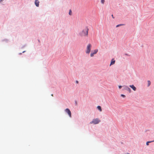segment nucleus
I'll return each instance as SVG.
<instances>
[{
  "instance_id": "4468645a",
  "label": "nucleus",
  "mask_w": 154,
  "mask_h": 154,
  "mask_svg": "<svg viewBox=\"0 0 154 154\" xmlns=\"http://www.w3.org/2000/svg\"><path fill=\"white\" fill-rule=\"evenodd\" d=\"M105 2V0H101V2L102 4H104V3Z\"/></svg>"
},
{
  "instance_id": "dca6fc26",
  "label": "nucleus",
  "mask_w": 154,
  "mask_h": 154,
  "mask_svg": "<svg viewBox=\"0 0 154 154\" xmlns=\"http://www.w3.org/2000/svg\"><path fill=\"white\" fill-rule=\"evenodd\" d=\"M121 96L123 97H125V95L123 94H121Z\"/></svg>"
},
{
  "instance_id": "2eb2a0df",
  "label": "nucleus",
  "mask_w": 154,
  "mask_h": 154,
  "mask_svg": "<svg viewBox=\"0 0 154 154\" xmlns=\"http://www.w3.org/2000/svg\"><path fill=\"white\" fill-rule=\"evenodd\" d=\"M123 25V24H119V25H118L116 26V27H119V26H122V25Z\"/></svg>"
},
{
  "instance_id": "4be33fe9",
  "label": "nucleus",
  "mask_w": 154,
  "mask_h": 154,
  "mask_svg": "<svg viewBox=\"0 0 154 154\" xmlns=\"http://www.w3.org/2000/svg\"><path fill=\"white\" fill-rule=\"evenodd\" d=\"M24 52H25V51H23V53H24Z\"/></svg>"
},
{
  "instance_id": "6ab92c4d",
  "label": "nucleus",
  "mask_w": 154,
  "mask_h": 154,
  "mask_svg": "<svg viewBox=\"0 0 154 154\" xmlns=\"http://www.w3.org/2000/svg\"><path fill=\"white\" fill-rule=\"evenodd\" d=\"M112 17L113 18H114V17H113V15L112 14Z\"/></svg>"
},
{
  "instance_id": "20e7f679",
  "label": "nucleus",
  "mask_w": 154,
  "mask_h": 154,
  "mask_svg": "<svg viewBox=\"0 0 154 154\" xmlns=\"http://www.w3.org/2000/svg\"><path fill=\"white\" fill-rule=\"evenodd\" d=\"M65 111L67 113H68V114L69 115V116L70 117H71V112L70 111V110L69 109L67 108L65 109Z\"/></svg>"
},
{
  "instance_id": "f8f14e48",
  "label": "nucleus",
  "mask_w": 154,
  "mask_h": 154,
  "mask_svg": "<svg viewBox=\"0 0 154 154\" xmlns=\"http://www.w3.org/2000/svg\"><path fill=\"white\" fill-rule=\"evenodd\" d=\"M69 14L70 15L72 14V11L71 10H70L69 11Z\"/></svg>"
},
{
  "instance_id": "9d476101",
  "label": "nucleus",
  "mask_w": 154,
  "mask_h": 154,
  "mask_svg": "<svg viewBox=\"0 0 154 154\" xmlns=\"http://www.w3.org/2000/svg\"><path fill=\"white\" fill-rule=\"evenodd\" d=\"M97 108L100 112L102 111V109H101V107L100 106H97Z\"/></svg>"
},
{
  "instance_id": "423d86ee",
  "label": "nucleus",
  "mask_w": 154,
  "mask_h": 154,
  "mask_svg": "<svg viewBox=\"0 0 154 154\" xmlns=\"http://www.w3.org/2000/svg\"><path fill=\"white\" fill-rule=\"evenodd\" d=\"M98 50V49H95L94 51V52L93 53H91V56L92 57L94 56V55L96 54Z\"/></svg>"
},
{
  "instance_id": "a211bd4d",
  "label": "nucleus",
  "mask_w": 154,
  "mask_h": 154,
  "mask_svg": "<svg viewBox=\"0 0 154 154\" xmlns=\"http://www.w3.org/2000/svg\"><path fill=\"white\" fill-rule=\"evenodd\" d=\"M76 83H78V81H76Z\"/></svg>"
},
{
  "instance_id": "ddd939ff",
  "label": "nucleus",
  "mask_w": 154,
  "mask_h": 154,
  "mask_svg": "<svg viewBox=\"0 0 154 154\" xmlns=\"http://www.w3.org/2000/svg\"><path fill=\"white\" fill-rule=\"evenodd\" d=\"M154 141V140L153 141H148V142H147L146 143V144L147 145H149V143H150L152 142H153Z\"/></svg>"
},
{
  "instance_id": "f3484780",
  "label": "nucleus",
  "mask_w": 154,
  "mask_h": 154,
  "mask_svg": "<svg viewBox=\"0 0 154 154\" xmlns=\"http://www.w3.org/2000/svg\"><path fill=\"white\" fill-rule=\"evenodd\" d=\"M119 89H121L122 88V86L119 85Z\"/></svg>"
},
{
  "instance_id": "9b49d317",
  "label": "nucleus",
  "mask_w": 154,
  "mask_h": 154,
  "mask_svg": "<svg viewBox=\"0 0 154 154\" xmlns=\"http://www.w3.org/2000/svg\"><path fill=\"white\" fill-rule=\"evenodd\" d=\"M148 86H149L151 84V82L149 81H148Z\"/></svg>"
},
{
  "instance_id": "f03ea898",
  "label": "nucleus",
  "mask_w": 154,
  "mask_h": 154,
  "mask_svg": "<svg viewBox=\"0 0 154 154\" xmlns=\"http://www.w3.org/2000/svg\"><path fill=\"white\" fill-rule=\"evenodd\" d=\"M100 121L98 118L93 119L92 121L90 122V124H98Z\"/></svg>"
},
{
  "instance_id": "0eeeda50",
  "label": "nucleus",
  "mask_w": 154,
  "mask_h": 154,
  "mask_svg": "<svg viewBox=\"0 0 154 154\" xmlns=\"http://www.w3.org/2000/svg\"><path fill=\"white\" fill-rule=\"evenodd\" d=\"M35 4L37 7H38L39 6V2L38 0H35Z\"/></svg>"
},
{
  "instance_id": "1a4fd4ad",
  "label": "nucleus",
  "mask_w": 154,
  "mask_h": 154,
  "mask_svg": "<svg viewBox=\"0 0 154 154\" xmlns=\"http://www.w3.org/2000/svg\"><path fill=\"white\" fill-rule=\"evenodd\" d=\"M115 62V60H114V59H112L111 62V63L110 65V66H111L112 65L114 64Z\"/></svg>"
},
{
  "instance_id": "6e6552de",
  "label": "nucleus",
  "mask_w": 154,
  "mask_h": 154,
  "mask_svg": "<svg viewBox=\"0 0 154 154\" xmlns=\"http://www.w3.org/2000/svg\"><path fill=\"white\" fill-rule=\"evenodd\" d=\"M129 86L134 91H136V88L133 85H130Z\"/></svg>"
},
{
  "instance_id": "f257e3e1",
  "label": "nucleus",
  "mask_w": 154,
  "mask_h": 154,
  "mask_svg": "<svg viewBox=\"0 0 154 154\" xmlns=\"http://www.w3.org/2000/svg\"><path fill=\"white\" fill-rule=\"evenodd\" d=\"M88 31V29L86 28L84 29L82 32L80 33V34L82 36H87Z\"/></svg>"
},
{
  "instance_id": "aec40b11",
  "label": "nucleus",
  "mask_w": 154,
  "mask_h": 154,
  "mask_svg": "<svg viewBox=\"0 0 154 154\" xmlns=\"http://www.w3.org/2000/svg\"><path fill=\"white\" fill-rule=\"evenodd\" d=\"M2 0H0V2H1L2 1Z\"/></svg>"
},
{
  "instance_id": "7ed1b4c3",
  "label": "nucleus",
  "mask_w": 154,
  "mask_h": 154,
  "mask_svg": "<svg viewBox=\"0 0 154 154\" xmlns=\"http://www.w3.org/2000/svg\"><path fill=\"white\" fill-rule=\"evenodd\" d=\"M91 44H89L88 45L87 47V50L86 51V53L87 54H89L91 51Z\"/></svg>"
},
{
  "instance_id": "412c9836",
  "label": "nucleus",
  "mask_w": 154,
  "mask_h": 154,
  "mask_svg": "<svg viewBox=\"0 0 154 154\" xmlns=\"http://www.w3.org/2000/svg\"><path fill=\"white\" fill-rule=\"evenodd\" d=\"M51 96H53V94H51Z\"/></svg>"
},
{
  "instance_id": "39448f33",
  "label": "nucleus",
  "mask_w": 154,
  "mask_h": 154,
  "mask_svg": "<svg viewBox=\"0 0 154 154\" xmlns=\"http://www.w3.org/2000/svg\"><path fill=\"white\" fill-rule=\"evenodd\" d=\"M123 87H124V89L128 91L130 93L131 92V89L128 86H124Z\"/></svg>"
}]
</instances>
